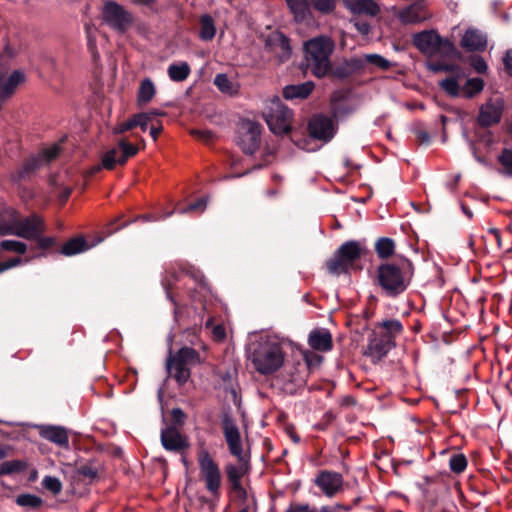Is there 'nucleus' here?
<instances>
[{
  "instance_id": "nucleus-1",
  "label": "nucleus",
  "mask_w": 512,
  "mask_h": 512,
  "mask_svg": "<svg viewBox=\"0 0 512 512\" xmlns=\"http://www.w3.org/2000/svg\"><path fill=\"white\" fill-rule=\"evenodd\" d=\"M334 49L335 43L328 36L314 37L304 43L306 66L315 77H325L331 71L330 57Z\"/></svg>"
},
{
  "instance_id": "nucleus-2",
  "label": "nucleus",
  "mask_w": 512,
  "mask_h": 512,
  "mask_svg": "<svg viewBox=\"0 0 512 512\" xmlns=\"http://www.w3.org/2000/svg\"><path fill=\"white\" fill-rule=\"evenodd\" d=\"M249 358L257 372L270 375L282 367L285 356L278 341L261 338L252 344Z\"/></svg>"
},
{
  "instance_id": "nucleus-3",
  "label": "nucleus",
  "mask_w": 512,
  "mask_h": 512,
  "mask_svg": "<svg viewBox=\"0 0 512 512\" xmlns=\"http://www.w3.org/2000/svg\"><path fill=\"white\" fill-rule=\"evenodd\" d=\"M411 275L409 261L386 262L377 268V283L386 295L396 297L407 289L411 281Z\"/></svg>"
},
{
  "instance_id": "nucleus-4",
  "label": "nucleus",
  "mask_w": 512,
  "mask_h": 512,
  "mask_svg": "<svg viewBox=\"0 0 512 512\" xmlns=\"http://www.w3.org/2000/svg\"><path fill=\"white\" fill-rule=\"evenodd\" d=\"M37 214L22 216L21 213L11 206L0 205V236L13 235L20 238L31 236L34 228V218Z\"/></svg>"
},
{
  "instance_id": "nucleus-5",
  "label": "nucleus",
  "mask_w": 512,
  "mask_h": 512,
  "mask_svg": "<svg viewBox=\"0 0 512 512\" xmlns=\"http://www.w3.org/2000/svg\"><path fill=\"white\" fill-rule=\"evenodd\" d=\"M365 252V248L358 241L343 243L334 256L327 261L329 273L340 275L349 272Z\"/></svg>"
},
{
  "instance_id": "nucleus-6",
  "label": "nucleus",
  "mask_w": 512,
  "mask_h": 512,
  "mask_svg": "<svg viewBox=\"0 0 512 512\" xmlns=\"http://www.w3.org/2000/svg\"><path fill=\"white\" fill-rule=\"evenodd\" d=\"M199 353L190 347H183L168 359V370L178 384H185L190 378V366L200 364Z\"/></svg>"
},
{
  "instance_id": "nucleus-7",
  "label": "nucleus",
  "mask_w": 512,
  "mask_h": 512,
  "mask_svg": "<svg viewBox=\"0 0 512 512\" xmlns=\"http://www.w3.org/2000/svg\"><path fill=\"white\" fill-rule=\"evenodd\" d=\"M413 45L424 55H448L454 51V45L442 38L436 31H422L412 37Z\"/></svg>"
},
{
  "instance_id": "nucleus-8",
  "label": "nucleus",
  "mask_w": 512,
  "mask_h": 512,
  "mask_svg": "<svg viewBox=\"0 0 512 512\" xmlns=\"http://www.w3.org/2000/svg\"><path fill=\"white\" fill-rule=\"evenodd\" d=\"M263 116L274 134L282 135L290 131L292 112L282 104L279 97L274 96L268 101Z\"/></svg>"
},
{
  "instance_id": "nucleus-9",
  "label": "nucleus",
  "mask_w": 512,
  "mask_h": 512,
  "mask_svg": "<svg viewBox=\"0 0 512 512\" xmlns=\"http://www.w3.org/2000/svg\"><path fill=\"white\" fill-rule=\"evenodd\" d=\"M199 473L207 491L215 497L219 496L222 475L218 464L207 450H202L197 457Z\"/></svg>"
},
{
  "instance_id": "nucleus-10",
  "label": "nucleus",
  "mask_w": 512,
  "mask_h": 512,
  "mask_svg": "<svg viewBox=\"0 0 512 512\" xmlns=\"http://www.w3.org/2000/svg\"><path fill=\"white\" fill-rule=\"evenodd\" d=\"M101 15L105 24L121 33H124L133 23L132 14L115 1H106Z\"/></svg>"
},
{
  "instance_id": "nucleus-11",
  "label": "nucleus",
  "mask_w": 512,
  "mask_h": 512,
  "mask_svg": "<svg viewBox=\"0 0 512 512\" xmlns=\"http://www.w3.org/2000/svg\"><path fill=\"white\" fill-rule=\"evenodd\" d=\"M504 100L501 98L488 99L481 105L478 115V123L481 127H490L501 121L504 111Z\"/></svg>"
},
{
  "instance_id": "nucleus-12",
  "label": "nucleus",
  "mask_w": 512,
  "mask_h": 512,
  "mask_svg": "<svg viewBox=\"0 0 512 512\" xmlns=\"http://www.w3.org/2000/svg\"><path fill=\"white\" fill-rule=\"evenodd\" d=\"M308 131L312 138L328 142L334 137L336 127L330 117L316 115L309 121Z\"/></svg>"
},
{
  "instance_id": "nucleus-13",
  "label": "nucleus",
  "mask_w": 512,
  "mask_h": 512,
  "mask_svg": "<svg viewBox=\"0 0 512 512\" xmlns=\"http://www.w3.org/2000/svg\"><path fill=\"white\" fill-rule=\"evenodd\" d=\"M343 483L342 474L329 470L321 471L315 479V484L327 497H333L339 493L342 490Z\"/></svg>"
},
{
  "instance_id": "nucleus-14",
  "label": "nucleus",
  "mask_w": 512,
  "mask_h": 512,
  "mask_svg": "<svg viewBox=\"0 0 512 512\" xmlns=\"http://www.w3.org/2000/svg\"><path fill=\"white\" fill-rule=\"evenodd\" d=\"M24 81L25 75L21 71L14 70L8 74L7 69L0 66V101L11 97Z\"/></svg>"
},
{
  "instance_id": "nucleus-15",
  "label": "nucleus",
  "mask_w": 512,
  "mask_h": 512,
  "mask_svg": "<svg viewBox=\"0 0 512 512\" xmlns=\"http://www.w3.org/2000/svg\"><path fill=\"white\" fill-rule=\"evenodd\" d=\"M223 434L228 445L229 452L233 456L240 457L247 455L243 452L239 429L234 421L228 417L223 420Z\"/></svg>"
},
{
  "instance_id": "nucleus-16",
  "label": "nucleus",
  "mask_w": 512,
  "mask_h": 512,
  "mask_svg": "<svg viewBox=\"0 0 512 512\" xmlns=\"http://www.w3.org/2000/svg\"><path fill=\"white\" fill-rule=\"evenodd\" d=\"M236 458L238 460L237 464L228 463L225 466V472L227 475V479L231 484V487H237L238 484L241 483L242 478L249 474L251 469L249 455H244Z\"/></svg>"
},
{
  "instance_id": "nucleus-17",
  "label": "nucleus",
  "mask_w": 512,
  "mask_h": 512,
  "mask_svg": "<svg viewBox=\"0 0 512 512\" xmlns=\"http://www.w3.org/2000/svg\"><path fill=\"white\" fill-rule=\"evenodd\" d=\"M398 18L403 24H419L430 19L431 14L425 6L414 3L403 8L398 13Z\"/></svg>"
},
{
  "instance_id": "nucleus-18",
  "label": "nucleus",
  "mask_w": 512,
  "mask_h": 512,
  "mask_svg": "<svg viewBox=\"0 0 512 512\" xmlns=\"http://www.w3.org/2000/svg\"><path fill=\"white\" fill-rule=\"evenodd\" d=\"M309 346L319 352H329L333 348V338L326 328L313 329L308 336Z\"/></svg>"
},
{
  "instance_id": "nucleus-19",
  "label": "nucleus",
  "mask_w": 512,
  "mask_h": 512,
  "mask_svg": "<svg viewBox=\"0 0 512 512\" xmlns=\"http://www.w3.org/2000/svg\"><path fill=\"white\" fill-rule=\"evenodd\" d=\"M163 447L169 451H181L187 449L189 444L175 427H167L161 432Z\"/></svg>"
},
{
  "instance_id": "nucleus-20",
  "label": "nucleus",
  "mask_w": 512,
  "mask_h": 512,
  "mask_svg": "<svg viewBox=\"0 0 512 512\" xmlns=\"http://www.w3.org/2000/svg\"><path fill=\"white\" fill-rule=\"evenodd\" d=\"M435 70L443 71H454L455 74L452 77H448L439 82L440 88L451 97H457L461 95V87L459 81L463 78V71L457 67L453 69L448 65H442L436 67Z\"/></svg>"
},
{
  "instance_id": "nucleus-21",
  "label": "nucleus",
  "mask_w": 512,
  "mask_h": 512,
  "mask_svg": "<svg viewBox=\"0 0 512 512\" xmlns=\"http://www.w3.org/2000/svg\"><path fill=\"white\" fill-rule=\"evenodd\" d=\"M395 342L386 340L384 336L376 332L375 336L370 339L367 346L366 354L373 359L380 360L383 358L393 347Z\"/></svg>"
},
{
  "instance_id": "nucleus-22",
  "label": "nucleus",
  "mask_w": 512,
  "mask_h": 512,
  "mask_svg": "<svg viewBox=\"0 0 512 512\" xmlns=\"http://www.w3.org/2000/svg\"><path fill=\"white\" fill-rule=\"evenodd\" d=\"M267 45L280 62H284L290 58L292 51L289 39L283 34H276L270 37L267 41Z\"/></svg>"
},
{
  "instance_id": "nucleus-23",
  "label": "nucleus",
  "mask_w": 512,
  "mask_h": 512,
  "mask_svg": "<svg viewBox=\"0 0 512 512\" xmlns=\"http://www.w3.org/2000/svg\"><path fill=\"white\" fill-rule=\"evenodd\" d=\"M34 222V230H32L31 236H24L26 240H35L38 244V247L41 249H47L54 245L55 240L53 237L44 236L46 231V225L42 217L36 215L33 220Z\"/></svg>"
},
{
  "instance_id": "nucleus-24",
  "label": "nucleus",
  "mask_w": 512,
  "mask_h": 512,
  "mask_svg": "<svg viewBox=\"0 0 512 512\" xmlns=\"http://www.w3.org/2000/svg\"><path fill=\"white\" fill-rule=\"evenodd\" d=\"M461 46L468 51H482L487 46V40L478 30L468 29L461 39Z\"/></svg>"
},
{
  "instance_id": "nucleus-25",
  "label": "nucleus",
  "mask_w": 512,
  "mask_h": 512,
  "mask_svg": "<svg viewBox=\"0 0 512 512\" xmlns=\"http://www.w3.org/2000/svg\"><path fill=\"white\" fill-rule=\"evenodd\" d=\"M260 126L256 123L249 122L247 132L243 135L242 145L243 151L247 154H253L260 145Z\"/></svg>"
},
{
  "instance_id": "nucleus-26",
  "label": "nucleus",
  "mask_w": 512,
  "mask_h": 512,
  "mask_svg": "<svg viewBox=\"0 0 512 512\" xmlns=\"http://www.w3.org/2000/svg\"><path fill=\"white\" fill-rule=\"evenodd\" d=\"M344 4L354 14L376 16L380 12L378 4L373 0H344Z\"/></svg>"
},
{
  "instance_id": "nucleus-27",
  "label": "nucleus",
  "mask_w": 512,
  "mask_h": 512,
  "mask_svg": "<svg viewBox=\"0 0 512 512\" xmlns=\"http://www.w3.org/2000/svg\"><path fill=\"white\" fill-rule=\"evenodd\" d=\"M150 122V114L138 113L133 115L127 121L117 124L114 129V134H122L128 130H131L139 126L142 131L147 130L148 123Z\"/></svg>"
},
{
  "instance_id": "nucleus-28",
  "label": "nucleus",
  "mask_w": 512,
  "mask_h": 512,
  "mask_svg": "<svg viewBox=\"0 0 512 512\" xmlns=\"http://www.w3.org/2000/svg\"><path fill=\"white\" fill-rule=\"evenodd\" d=\"M376 330L386 340L395 342V338L403 332V326L397 319H386L376 325Z\"/></svg>"
},
{
  "instance_id": "nucleus-29",
  "label": "nucleus",
  "mask_w": 512,
  "mask_h": 512,
  "mask_svg": "<svg viewBox=\"0 0 512 512\" xmlns=\"http://www.w3.org/2000/svg\"><path fill=\"white\" fill-rule=\"evenodd\" d=\"M314 87L315 85L312 81L288 85L283 88V96L286 99H305L313 92Z\"/></svg>"
},
{
  "instance_id": "nucleus-30",
  "label": "nucleus",
  "mask_w": 512,
  "mask_h": 512,
  "mask_svg": "<svg viewBox=\"0 0 512 512\" xmlns=\"http://www.w3.org/2000/svg\"><path fill=\"white\" fill-rule=\"evenodd\" d=\"M295 21L302 22L311 16V5L308 0H285Z\"/></svg>"
},
{
  "instance_id": "nucleus-31",
  "label": "nucleus",
  "mask_w": 512,
  "mask_h": 512,
  "mask_svg": "<svg viewBox=\"0 0 512 512\" xmlns=\"http://www.w3.org/2000/svg\"><path fill=\"white\" fill-rule=\"evenodd\" d=\"M41 436L57 445L68 446L69 437L64 428L48 426L41 431Z\"/></svg>"
},
{
  "instance_id": "nucleus-32",
  "label": "nucleus",
  "mask_w": 512,
  "mask_h": 512,
  "mask_svg": "<svg viewBox=\"0 0 512 512\" xmlns=\"http://www.w3.org/2000/svg\"><path fill=\"white\" fill-rule=\"evenodd\" d=\"M156 94V88L151 79L145 78L141 81L138 93L137 102L139 105L149 103Z\"/></svg>"
},
{
  "instance_id": "nucleus-33",
  "label": "nucleus",
  "mask_w": 512,
  "mask_h": 512,
  "mask_svg": "<svg viewBox=\"0 0 512 512\" xmlns=\"http://www.w3.org/2000/svg\"><path fill=\"white\" fill-rule=\"evenodd\" d=\"M90 246L87 244L83 237H75L67 241L61 249V253L65 256H73L78 253L84 252L89 249Z\"/></svg>"
},
{
  "instance_id": "nucleus-34",
  "label": "nucleus",
  "mask_w": 512,
  "mask_h": 512,
  "mask_svg": "<svg viewBox=\"0 0 512 512\" xmlns=\"http://www.w3.org/2000/svg\"><path fill=\"white\" fill-rule=\"evenodd\" d=\"M216 87L225 94L236 95L239 92V84L230 80L226 74H218L214 79Z\"/></svg>"
},
{
  "instance_id": "nucleus-35",
  "label": "nucleus",
  "mask_w": 512,
  "mask_h": 512,
  "mask_svg": "<svg viewBox=\"0 0 512 512\" xmlns=\"http://www.w3.org/2000/svg\"><path fill=\"white\" fill-rule=\"evenodd\" d=\"M191 69L187 62L174 63L168 67V75L172 81L182 82L188 78Z\"/></svg>"
},
{
  "instance_id": "nucleus-36",
  "label": "nucleus",
  "mask_w": 512,
  "mask_h": 512,
  "mask_svg": "<svg viewBox=\"0 0 512 512\" xmlns=\"http://www.w3.org/2000/svg\"><path fill=\"white\" fill-rule=\"evenodd\" d=\"M215 34L216 27L214 19L208 14L202 15L200 17V38L204 41H209L214 38Z\"/></svg>"
},
{
  "instance_id": "nucleus-37",
  "label": "nucleus",
  "mask_w": 512,
  "mask_h": 512,
  "mask_svg": "<svg viewBox=\"0 0 512 512\" xmlns=\"http://www.w3.org/2000/svg\"><path fill=\"white\" fill-rule=\"evenodd\" d=\"M120 155L121 150H119L117 147L111 148L102 156L101 166L95 167L93 171H99L101 167L107 170L114 169L116 164H119Z\"/></svg>"
},
{
  "instance_id": "nucleus-38",
  "label": "nucleus",
  "mask_w": 512,
  "mask_h": 512,
  "mask_svg": "<svg viewBox=\"0 0 512 512\" xmlns=\"http://www.w3.org/2000/svg\"><path fill=\"white\" fill-rule=\"evenodd\" d=\"M375 251L379 258L386 259L394 254L395 243L391 238L382 237L375 243Z\"/></svg>"
},
{
  "instance_id": "nucleus-39",
  "label": "nucleus",
  "mask_w": 512,
  "mask_h": 512,
  "mask_svg": "<svg viewBox=\"0 0 512 512\" xmlns=\"http://www.w3.org/2000/svg\"><path fill=\"white\" fill-rule=\"evenodd\" d=\"M483 89L484 81L481 78L468 79L461 88V95L469 99L482 92Z\"/></svg>"
},
{
  "instance_id": "nucleus-40",
  "label": "nucleus",
  "mask_w": 512,
  "mask_h": 512,
  "mask_svg": "<svg viewBox=\"0 0 512 512\" xmlns=\"http://www.w3.org/2000/svg\"><path fill=\"white\" fill-rule=\"evenodd\" d=\"M117 148L121 150L119 161V165L121 166L124 165L130 157L135 156L139 151V148L136 145L129 143L125 139H121L118 142Z\"/></svg>"
},
{
  "instance_id": "nucleus-41",
  "label": "nucleus",
  "mask_w": 512,
  "mask_h": 512,
  "mask_svg": "<svg viewBox=\"0 0 512 512\" xmlns=\"http://www.w3.org/2000/svg\"><path fill=\"white\" fill-rule=\"evenodd\" d=\"M16 503L22 507L36 509L42 505L43 501L39 496L34 494H21L17 496Z\"/></svg>"
},
{
  "instance_id": "nucleus-42",
  "label": "nucleus",
  "mask_w": 512,
  "mask_h": 512,
  "mask_svg": "<svg viewBox=\"0 0 512 512\" xmlns=\"http://www.w3.org/2000/svg\"><path fill=\"white\" fill-rule=\"evenodd\" d=\"M76 473L79 479L91 482L98 477V468L91 463H87L78 467Z\"/></svg>"
},
{
  "instance_id": "nucleus-43",
  "label": "nucleus",
  "mask_w": 512,
  "mask_h": 512,
  "mask_svg": "<svg viewBox=\"0 0 512 512\" xmlns=\"http://www.w3.org/2000/svg\"><path fill=\"white\" fill-rule=\"evenodd\" d=\"M0 249L23 255L27 251L26 243L18 240H3L0 242Z\"/></svg>"
},
{
  "instance_id": "nucleus-44",
  "label": "nucleus",
  "mask_w": 512,
  "mask_h": 512,
  "mask_svg": "<svg viewBox=\"0 0 512 512\" xmlns=\"http://www.w3.org/2000/svg\"><path fill=\"white\" fill-rule=\"evenodd\" d=\"M450 470L456 474L462 473L467 467V459L464 454L456 453L450 457Z\"/></svg>"
},
{
  "instance_id": "nucleus-45",
  "label": "nucleus",
  "mask_w": 512,
  "mask_h": 512,
  "mask_svg": "<svg viewBox=\"0 0 512 512\" xmlns=\"http://www.w3.org/2000/svg\"><path fill=\"white\" fill-rule=\"evenodd\" d=\"M363 58L365 62L372 64L383 71H386L391 67L390 61L379 54H366Z\"/></svg>"
},
{
  "instance_id": "nucleus-46",
  "label": "nucleus",
  "mask_w": 512,
  "mask_h": 512,
  "mask_svg": "<svg viewBox=\"0 0 512 512\" xmlns=\"http://www.w3.org/2000/svg\"><path fill=\"white\" fill-rule=\"evenodd\" d=\"M498 162L503 168V173L512 176V150L507 148L503 149L498 156Z\"/></svg>"
},
{
  "instance_id": "nucleus-47",
  "label": "nucleus",
  "mask_w": 512,
  "mask_h": 512,
  "mask_svg": "<svg viewBox=\"0 0 512 512\" xmlns=\"http://www.w3.org/2000/svg\"><path fill=\"white\" fill-rule=\"evenodd\" d=\"M42 486L53 495H58L62 491L61 481L53 476H45L42 480Z\"/></svg>"
},
{
  "instance_id": "nucleus-48",
  "label": "nucleus",
  "mask_w": 512,
  "mask_h": 512,
  "mask_svg": "<svg viewBox=\"0 0 512 512\" xmlns=\"http://www.w3.org/2000/svg\"><path fill=\"white\" fill-rule=\"evenodd\" d=\"M313 8L322 14H329L335 9V0H310Z\"/></svg>"
},
{
  "instance_id": "nucleus-49",
  "label": "nucleus",
  "mask_w": 512,
  "mask_h": 512,
  "mask_svg": "<svg viewBox=\"0 0 512 512\" xmlns=\"http://www.w3.org/2000/svg\"><path fill=\"white\" fill-rule=\"evenodd\" d=\"M3 465L7 475L22 472L27 468V463L22 460L6 461L3 462Z\"/></svg>"
},
{
  "instance_id": "nucleus-50",
  "label": "nucleus",
  "mask_w": 512,
  "mask_h": 512,
  "mask_svg": "<svg viewBox=\"0 0 512 512\" xmlns=\"http://www.w3.org/2000/svg\"><path fill=\"white\" fill-rule=\"evenodd\" d=\"M302 355H303L305 363L309 369L312 367L319 366L321 364V362L323 361L322 356H320L312 351H309V350H304L302 352Z\"/></svg>"
},
{
  "instance_id": "nucleus-51",
  "label": "nucleus",
  "mask_w": 512,
  "mask_h": 512,
  "mask_svg": "<svg viewBox=\"0 0 512 512\" xmlns=\"http://www.w3.org/2000/svg\"><path fill=\"white\" fill-rule=\"evenodd\" d=\"M42 165V159L38 157H32L27 159L23 164L22 168L24 172L28 174L29 177H31L34 172Z\"/></svg>"
},
{
  "instance_id": "nucleus-52",
  "label": "nucleus",
  "mask_w": 512,
  "mask_h": 512,
  "mask_svg": "<svg viewBox=\"0 0 512 512\" xmlns=\"http://www.w3.org/2000/svg\"><path fill=\"white\" fill-rule=\"evenodd\" d=\"M59 153L60 147L58 145H52L51 147L44 149L38 158H41L42 164H44L56 159Z\"/></svg>"
},
{
  "instance_id": "nucleus-53",
  "label": "nucleus",
  "mask_w": 512,
  "mask_h": 512,
  "mask_svg": "<svg viewBox=\"0 0 512 512\" xmlns=\"http://www.w3.org/2000/svg\"><path fill=\"white\" fill-rule=\"evenodd\" d=\"M205 326H206V328L211 327V329H212L211 332H212L213 338L216 341H222L226 338V330L223 325L217 324V325L212 326V319H209L206 322Z\"/></svg>"
},
{
  "instance_id": "nucleus-54",
  "label": "nucleus",
  "mask_w": 512,
  "mask_h": 512,
  "mask_svg": "<svg viewBox=\"0 0 512 512\" xmlns=\"http://www.w3.org/2000/svg\"><path fill=\"white\" fill-rule=\"evenodd\" d=\"M206 208V200L205 199H199L196 202L188 205L186 208L181 209L180 213H190V212H203Z\"/></svg>"
},
{
  "instance_id": "nucleus-55",
  "label": "nucleus",
  "mask_w": 512,
  "mask_h": 512,
  "mask_svg": "<svg viewBox=\"0 0 512 512\" xmlns=\"http://www.w3.org/2000/svg\"><path fill=\"white\" fill-rule=\"evenodd\" d=\"M9 178L13 184H19V183L29 179L30 177L28 176V174L26 172H24L22 167H19L10 173Z\"/></svg>"
},
{
  "instance_id": "nucleus-56",
  "label": "nucleus",
  "mask_w": 512,
  "mask_h": 512,
  "mask_svg": "<svg viewBox=\"0 0 512 512\" xmlns=\"http://www.w3.org/2000/svg\"><path fill=\"white\" fill-rule=\"evenodd\" d=\"M21 263H22V259L19 257L10 259L8 261L0 262V273L4 272L10 268L16 267V266L20 265Z\"/></svg>"
},
{
  "instance_id": "nucleus-57",
  "label": "nucleus",
  "mask_w": 512,
  "mask_h": 512,
  "mask_svg": "<svg viewBox=\"0 0 512 512\" xmlns=\"http://www.w3.org/2000/svg\"><path fill=\"white\" fill-rule=\"evenodd\" d=\"M191 135L204 142H208L213 138V134L209 130H191Z\"/></svg>"
},
{
  "instance_id": "nucleus-58",
  "label": "nucleus",
  "mask_w": 512,
  "mask_h": 512,
  "mask_svg": "<svg viewBox=\"0 0 512 512\" xmlns=\"http://www.w3.org/2000/svg\"><path fill=\"white\" fill-rule=\"evenodd\" d=\"M285 512H313L308 504L292 503Z\"/></svg>"
},
{
  "instance_id": "nucleus-59",
  "label": "nucleus",
  "mask_w": 512,
  "mask_h": 512,
  "mask_svg": "<svg viewBox=\"0 0 512 512\" xmlns=\"http://www.w3.org/2000/svg\"><path fill=\"white\" fill-rule=\"evenodd\" d=\"M472 66L478 73H485L488 69L486 62L482 57L473 59Z\"/></svg>"
},
{
  "instance_id": "nucleus-60",
  "label": "nucleus",
  "mask_w": 512,
  "mask_h": 512,
  "mask_svg": "<svg viewBox=\"0 0 512 512\" xmlns=\"http://www.w3.org/2000/svg\"><path fill=\"white\" fill-rule=\"evenodd\" d=\"M505 71L512 77V49L508 50L503 57Z\"/></svg>"
},
{
  "instance_id": "nucleus-61",
  "label": "nucleus",
  "mask_w": 512,
  "mask_h": 512,
  "mask_svg": "<svg viewBox=\"0 0 512 512\" xmlns=\"http://www.w3.org/2000/svg\"><path fill=\"white\" fill-rule=\"evenodd\" d=\"M71 192H72V189L68 186H64L60 189L58 197H59L61 204H64L68 200V198L71 195Z\"/></svg>"
},
{
  "instance_id": "nucleus-62",
  "label": "nucleus",
  "mask_w": 512,
  "mask_h": 512,
  "mask_svg": "<svg viewBox=\"0 0 512 512\" xmlns=\"http://www.w3.org/2000/svg\"><path fill=\"white\" fill-rule=\"evenodd\" d=\"M232 489L237 493L239 498H241L242 500H246L247 499V491L243 487L242 483L238 484L237 487L236 486H232Z\"/></svg>"
},
{
  "instance_id": "nucleus-63",
  "label": "nucleus",
  "mask_w": 512,
  "mask_h": 512,
  "mask_svg": "<svg viewBox=\"0 0 512 512\" xmlns=\"http://www.w3.org/2000/svg\"><path fill=\"white\" fill-rule=\"evenodd\" d=\"M239 512H257V503L253 499L251 504L245 505Z\"/></svg>"
},
{
  "instance_id": "nucleus-64",
  "label": "nucleus",
  "mask_w": 512,
  "mask_h": 512,
  "mask_svg": "<svg viewBox=\"0 0 512 512\" xmlns=\"http://www.w3.org/2000/svg\"><path fill=\"white\" fill-rule=\"evenodd\" d=\"M172 416L176 421H182L185 417V414L180 408H176L172 410Z\"/></svg>"
}]
</instances>
